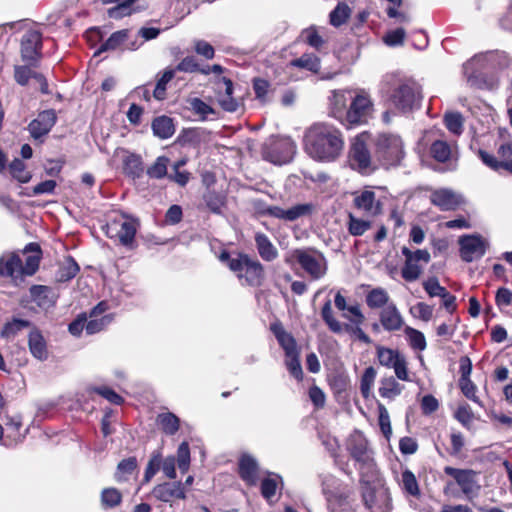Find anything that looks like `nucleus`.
I'll return each instance as SVG.
<instances>
[{"mask_svg": "<svg viewBox=\"0 0 512 512\" xmlns=\"http://www.w3.org/2000/svg\"><path fill=\"white\" fill-rule=\"evenodd\" d=\"M343 149V135L331 124L314 123L305 131L304 150L316 161L333 162L341 156Z\"/></svg>", "mask_w": 512, "mask_h": 512, "instance_id": "f257e3e1", "label": "nucleus"}, {"mask_svg": "<svg viewBox=\"0 0 512 512\" xmlns=\"http://www.w3.org/2000/svg\"><path fill=\"white\" fill-rule=\"evenodd\" d=\"M380 92L386 95L391 104L400 112L408 113L420 107L422 92L413 79L397 73H388L380 83Z\"/></svg>", "mask_w": 512, "mask_h": 512, "instance_id": "f03ea898", "label": "nucleus"}, {"mask_svg": "<svg viewBox=\"0 0 512 512\" xmlns=\"http://www.w3.org/2000/svg\"><path fill=\"white\" fill-rule=\"evenodd\" d=\"M41 249L36 243H29L18 253H7L0 258V275L13 280L23 276H32L39 268Z\"/></svg>", "mask_w": 512, "mask_h": 512, "instance_id": "7ed1b4c3", "label": "nucleus"}, {"mask_svg": "<svg viewBox=\"0 0 512 512\" xmlns=\"http://www.w3.org/2000/svg\"><path fill=\"white\" fill-rule=\"evenodd\" d=\"M360 485L362 501L369 512H391L390 492L378 470L371 473L362 472Z\"/></svg>", "mask_w": 512, "mask_h": 512, "instance_id": "20e7f679", "label": "nucleus"}, {"mask_svg": "<svg viewBox=\"0 0 512 512\" xmlns=\"http://www.w3.org/2000/svg\"><path fill=\"white\" fill-rule=\"evenodd\" d=\"M219 259L236 274L242 285L250 287H259L262 285L265 272L263 265L258 260L241 253L233 258L227 251H223Z\"/></svg>", "mask_w": 512, "mask_h": 512, "instance_id": "39448f33", "label": "nucleus"}, {"mask_svg": "<svg viewBox=\"0 0 512 512\" xmlns=\"http://www.w3.org/2000/svg\"><path fill=\"white\" fill-rule=\"evenodd\" d=\"M405 156L403 141L395 134H379L374 140V157L386 169L400 165Z\"/></svg>", "mask_w": 512, "mask_h": 512, "instance_id": "423d86ee", "label": "nucleus"}, {"mask_svg": "<svg viewBox=\"0 0 512 512\" xmlns=\"http://www.w3.org/2000/svg\"><path fill=\"white\" fill-rule=\"evenodd\" d=\"M288 265L297 262L312 280L321 279L327 273V260L316 250L295 249L285 257Z\"/></svg>", "mask_w": 512, "mask_h": 512, "instance_id": "0eeeda50", "label": "nucleus"}, {"mask_svg": "<svg viewBox=\"0 0 512 512\" xmlns=\"http://www.w3.org/2000/svg\"><path fill=\"white\" fill-rule=\"evenodd\" d=\"M368 139L369 135L366 133L356 136L349 152L350 166L364 175L373 173L378 167V162L375 160V157L372 158L368 149Z\"/></svg>", "mask_w": 512, "mask_h": 512, "instance_id": "6e6552de", "label": "nucleus"}, {"mask_svg": "<svg viewBox=\"0 0 512 512\" xmlns=\"http://www.w3.org/2000/svg\"><path fill=\"white\" fill-rule=\"evenodd\" d=\"M347 449L351 457L359 464L360 476L362 472L377 471L368 441L360 431H354L347 440Z\"/></svg>", "mask_w": 512, "mask_h": 512, "instance_id": "1a4fd4ad", "label": "nucleus"}, {"mask_svg": "<svg viewBox=\"0 0 512 512\" xmlns=\"http://www.w3.org/2000/svg\"><path fill=\"white\" fill-rule=\"evenodd\" d=\"M492 54H478L463 64V73L470 86L479 89H495L498 87L496 78L485 79L479 70L486 68Z\"/></svg>", "mask_w": 512, "mask_h": 512, "instance_id": "9d476101", "label": "nucleus"}, {"mask_svg": "<svg viewBox=\"0 0 512 512\" xmlns=\"http://www.w3.org/2000/svg\"><path fill=\"white\" fill-rule=\"evenodd\" d=\"M401 252L405 257V263L401 269L402 278L408 282L416 281L421 276L424 265L430 262V253L426 249L411 251L407 247H402Z\"/></svg>", "mask_w": 512, "mask_h": 512, "instance_id": "9b49d317", "label": "nucleus"}, {"mask_svg": "<svg viewBox=\"0 0 512 512\" xmlns=\"http://www.w3.org/2000/svg\"><path fill=\"white\" fill-rule=\"evenodd\" d=\"M373 111V102L370 95L361 89L352 99L346 112V123L350 125H359L367 122L368 117Z\"/></svg>", "mask_w": 512, "mask_h": 512, "instance_id": "f8f14e48", "label": "nucleus"}, {"mask_svg": "<svg viewBox=\"0 0 512 512\" xmlns=\"http://www.w3.org/2000/svg\"><path fill=\"white\" fill-rule=\"evenodd\" d=\"M294 153L295 145L289 139H274L262 151L265 160L277 165L288 163Z\"/></svg>", "mask_w": 512, "mask_h": 512, "instance_id": "ddd939ff", "label": "nucleus"}, {"mask_svg": "<svg viewBox=\"0 0 512 512\" xmlns=\"http://www.w3.org/2000/svg\"><path fill=\"white\" fill-rule=\"evenodd\" d=\"M138 223L134 219L126 218L123 221L114 220L107 226V234L113 238H118L119 242L125 246L132 248Z\"/></svg>", "mask_w": 512, "mask_h": 512, "instance_id": "4468645a", "label": "nucleus"}, {"mask_svg": "<svg viewBox=\"0 0 512 512\" xmlns=\"http://www.w3.org/2000/svg\"><path fill=\"white\" fill-rule=\"evenodd\" d=\"M444 472L455 479L457 484L460 486L461 491L468 498H471L478 493L480 486L475 480L476 474L474 471L447 466L444 468Z\"/></svg>", "mask_w": 512, "mask_h": 512, "instance_id": "2eb2a0df", "label": "nucleus"}, {"mask_svg": "<svg viewBox=\"0 0 512 512\" xmlns=\"http://www.w3.org/2000/svg\"><path fill=\"white\" fill-rule=\"evenodd\" d=\"M460 255L463 261L472 262L486 252V244L478 235H466L459 239Z\"/></svg>", "mask_w": 512, "mask_h": 512, "instance_id": "dca6fc26", "label": "nucleus"}, {"mask_svg": "<svg viewBox=\"0 0 512 512\" xmlns=\"http://www.w3.org/2000/svg\"><path fill=\"white\" fill-rule=\"evenodd\" d=\"M151 494L157 500L165 503H172L174 500L186 498L184 485L181 482H164L155 486Z\"/></svg>", "mask_w": 512, "mask_h": 512, "instance_id": "f3484780", "label": "nucleus"}, {"mask_svg": "<svg viewBox=\"0 0 512 512\" xmlns=\"http://www.w3.org/2000/svg\"><path fill=\"white\" fill-rule=\"evenodd\" d=\"M354 206L368 216H377L382 212V203L376 199L375 192L372 190H363L355 193L353 199Z\"/></svg>", "mask_w": 512, "mask_h": 512, "instance_id": "a211bd4d", "label": "nucleus"}, {"mask_svg": "<svg viewBox=\"0 0 512 512\" xmlns=\"http://www.w3.org/2000/svg\"><path fill=\"white\" fill-rule=\"evenodd\" d=\"M42 47V36L39 31H27L21 41V54L25 61H33L40 55Z\"/></svg>", "mask_w": 512, "mask_h": 512, "instance_id": "6ab92c4d", "label": "nucleus"}, {"mask_svg": "<svg viewBox=\"0 0 512 512\" xmlns=\"http://www.w3.org/2000/svg\"><path fill=\"white\" fill-rule=\"evenodd\" d=\"M349 90H335L329 97V115L342 124L346 123L347 103Z\"/></svg>", "mask_w": 512, "mask_h": 512, "instance_id": "aec40b11", "label": "nucleus"}, {"mask_svg": "<svg viewBox=\"0 0 512 512\" xmlns=\"http://www.w3.org/2000/svg\"><path fill=\"white\" fill-rule=\"evenodd\" d=\"M431 203L442 211L455 210L461 204V197L450 189H437L431 193Z\"/></svg>", "mask_w": 512, "mask_h": 512, "instance_id": "412c9836", "label": "nucleus"}, {"mask_svg": "<svg viewBox=\"0 0 512 512\" xmlns=\"http://www.w3.org/2000/svg\"><path fill=\"white\" fill-rule=\"evenodd\" d=\"M56 114L54 110H45L38 114L28 126L30 134L33 138L39 139L46 135L54 126L56 122Z\"/></svg>", "mask_w": 512, "mask_h": 512, "instance_id": "4be33fe9", "label": "nucleus"}, {"mask_svg": "<svg viewBox=\"0 0 512 512\" xmlns=\"http://www.w3.org/2000/svg\"><path fill=\"white\" fill-rule=\"evenodd\" d=\"M379 319L384 330L389 332L398 331L404 325V319L394 302L381 310Z\"/></svg>", "mask_w": 512, "mask_h": 512, "instance_id": "5701e85b", "label": "nucleus"}, {"mask_svg": "<svg viewBox=\"0 0 512 512\" xmlns=\"http://www.w3.org/2000/svg\"><path fill=\"white\" fill-rule=\"evenodd\" d=\"M311 208L312 207L309 204H298V205H295L286 210L282 209L278 206H271V207L267 208L266 212L270 216H273V217H276L279 219H283V220H287V221H294V220L310 213Z\"/></svg>", "mask_w": 512, "mask_h": 512, "instance_id": "b1692460", "label": "nucleus"}, {"mask_svg": "<svg viewBox=\"0 0 512 512\" xmlns=\"http://www.w3.org/2000/svg\"><path fill=\"white\" fill-rule=\"evenodd\" d=\"M259 467L257 461L250 455H242L239 460V475L248 485H256Z\"/></svg>", "mask_w": 512, "mask_h": 512, "instance_id": "393cba45", "label": "nucleus"}, {"mask_svg": "<svg viewBox=\"0 0 512 512\" xmlns=\"http://www.w3.org/2000/svg\"><path fill=\"white\" fill-rule=\"evenodd\" d=\"M28 346L33 357L40 361L47 360L49 354L47 343L39 330L33 329L30 331L28 336Z\"/></svg>", "mask_w": 512, "mask_h": 512, "instance_id": "a878e982", "label": "nucleus"}, {"mask_svg": "<svg viewBox=\"0 0 512 512\" xmlns=\"http://www.w3.org/2000/svg\"><path fill=\"white\" fill-rule=\"evenodd\" d=\"M255 244L260 257L267 262H271L278 257V250L264 233L255 234Z\"/></svg>", "mask_w": 512, "mask_h": 512, "instance_id": "bb28decb", "label": "nucleus"}, {"mask_svg": "<svg viewBox=\"0 0 512 512\" xmlns=\"http://www.w3.org/2000/svg\"><path fill=\"white\" fill-rule=\"evenodd\" d=\"M271 331L275 335L280 346L284 349L286 355H294V352L298 351L294 337L285 331L280 323L272 324Z\"/></svg>", "mask_w": 512, "mask_h": 512, "instance_id": "cd10ccee", "label": "nucleus"}, {"mask_svg": "<svg viewBox=\"0 0 512 512\" xmlns=\"http://www.w3.org/2000/svg\"><path fill=\"white\" fill-rule=\"evenodd\" d=\"M287 68H300L317 74L320 71L321 63L318 56L313 53H304L299 58L291 60Z\"/></svg>", "mask_w": 512, "mask_h": 512, "instance_id": "c85d7f7f", "label": "nucleus"}, {"mask_svg": "<svg viewBox=\"0 0 512 512\" xmlns=\"http://www.w3.org/2000/svg\"><path fill=\"white\" fill-rule=\"evenodd\" d=\"M30 295L32 300L40 308H49L55 304V296L51 288L43 285H33L30 288Z\"/></svg>", "mask_w": 512, "mask_h": 512, "instance_id": "c756f323", "label": "nucleus"}, {"mask_svg": "<svg viewBox=\"0 0 512 512\" xmlns=\"http://www.w3.org/2000/svg\"><path fill=\"white\" fill-rule=\"evenodd\" d=\"M5 426L7 431L6 439L9 441V445L17 444L24 439L25 434L20 431L22 419L19 415L7 416Z\"/></svg>", "mask_w": 512, "mask_h": 512, "instance_id": "7c9ffc66", "label": "nucleus"}, {"mask_svg": "<svg viewBox=\"0 0 512 512\" xmlns=\"http://www.w3.org/2000/svg\"><path fill=\"white\" fill-rule=\"evenodd\" d=\"M152 130L155 136L168 139L175 133L173 119L168 116H159L152 121Z\"/></svg>", "mask_w": 512, "mask_h": 512, "instance_id": "2f4dec72", "label": "nucleus"}, {"mask_svg": "<svg viewBox=\"0 0 512 512\" xmlns=\"http://www.w3.org/2000/svg\"><path fill=\"white\" fill-rule=\"evenodd\" d=\"M129 33L130 31L128 29H123L112 33L111 36L100 45V47L95 52V55L118 49L126 42L129 37Z\"/></svg>", "mask_w": 512, "mask_h": 512, "instance_id": "473e14b6", "label": "nucleus"}, {"mask_svg": "<svg viewBox=\"0 0 512 512\" xmlns=\"http://www.w3.org/2000/svg\"><path fill=\"white\" fill-rule=\"evenodd\" d=\"M366 303L368 307L371 309H383L392 302L390 301V296L388 292L385 289L378 287L372 289L367 293Z\"/></svg>", "mask_w": 512, "mask_h": 512, "instance_id": "72a5a7b5", "label": "nucleus"}, {"mask_svg": "<svg viewBox=\"0 0 512 512\" xmlns=\"http://www.w3.org/2000/svg\"><path fill=\"white\" fill-rule=\"evenodd\" d=\"M156 422L167 435H174L179 430L180 419L171 412L160 413Z\"/></svg>", "mask_w": 512, "mask_h": 512, "instance_id": "f704fd0d", "label": "nucleus"}, {"mask_svg": "<svg viewBox=\"0 0 512 512\" xmlns=\"http://www.w3.org/2000/svg\"><path fill=\"white\" fill-rule=\"evenodd\" d=\"M202 199L205 207L215 214H220L225 206V197L213 190H207Z\"/></svg>", "mask_w": 512, "mask_h": 512, "instance_id": "c9c22d12", "label": "nucleus"}, {"mask_svg": "<svg viewBox=\"0 0 512 512\" xmlns=\"http://www.w3.org/2000/svg\"><path fill=\"white\" fill-rule=\"evenodd\" d=\"M402 390L403 386L394 377L383 378L380 382L379 394L383 398L393 399L400 395Z\"/></svg>", "mask_w": 512, "mask_h": 512, "instance_id": "e433bc0d", "label": "nucleus"}, {"mask_svg": "<svg viewBox=\"0 0 512 512\" xmlns=\"http://www.w3.org/2000/svg\"><path fill=\"white\" fill-rule=\"evenodd\" d=\"M351 8L345 2H339L329 14V22L334 27H340L351 15Z\"/></svg>", "mask_w": 512, "mask_h": 512, "instance_id": "4c0bfd02", "label": "nucleus"}, {"mask_svg": "<svg viewBox=\"0 0 512 512\" xmlns=\"http://www.w3.org/2000/svg\"><path fill=\"white\" fill-rule=\"evenodd\" d=\"M430 154L436 161L444 163L451 159L452 148L446 141L437 140L431 144Z\"/></svg>", "mask_w": 512, "mask_h": 512, "instance_id": "58836bf2", "label": "nucleus"}, {"mask_svg": "<svg viewBox=\"0 0 512 512\" xmlns=\"http://www.w3.org/2000/svg\"><path fill=\"white\" fill-rule=\"evenodd\" d=\"M137 0H102L103 4L117 3V6L108 10L111 18H122L131 14V5Z\"/></svg>", "mask_w": 512, "mask_h": 512, "instance_id": "ea45409f", "label": "nucleus"}, {"mask_svg": "<svg viewBox=\"0 0 512 512\" xmlns=\"http://www.w3.org/2000/svg\"><path fill=\"white\" fill-rule=\"evenodd\" d=\"M321 316H322L323 321L326 323L328 328L333 333L339 334V333H341L344 330V326H343L344 324L339 322L333 316L332 305H331V301L330 300H327L324 303V305L322 307V310H321Z\"/></svg>", "mask_w": 512, "mask_h": 512, "instance_id": "a19ab883", "label": "nucleus"}, {"mask_svg": "<svg viewBox=\"0 0 512 512\" xmlns=\"http://www.w3.org/2000/svg\"><path fill=\"white\" fill-rule=\"evenodd\" d=\"M402 354H400L397 350L386 348L383 346L377 347V358L379 363L382 366L387 368H392L395 363L401 358Z\"/></svg>", "mask_w": 512, "mask_h": 512, "instance_id": "79ce46f5", "label": "nucleus"}, {"mask_svg": "<svg viewBox=\"0 0 512 512\" xmlns=\"http://www.w3.org/2000/svg\"><path fill=\"white\" fill-rule=\"evenodd\" d=\"M176 69L174 68H166L161 77L157 80L155 89L153 91V96L157 100H163L166 96V86L175 76Z\"/></svg>", "mask_w": 512, "mask_h": 512, "instance_id": "37998d69", "label": "nucleus"}, {"mask_svg": "<svg viewBox=\"0 0 512 512\" xmlns=\"http://www.w3.org/2000/svg\"><path fill=\"white\" fill-rule=\"evenodd\" d=\"M444 124L446 128L455 135H461L463 132L464 119L459 112H448L444 115Z\"/></svg>", "mask_w": 512, "mask_h": 512, "instance_id": "c03bdc74", "label": "nucleus"}, {"mask_svg": "<svg viewBox=\"0 0 512 512\" xmlns=\"http://www.w3.org/2000/svg\"><path fill=\"white\" fill-rule=\"evenodd\" d=\"M402 487L411 496L420 495V489L414 473L408 469L404 470L401 475Z\"/></svg>", "mask_w": 512, "mask_h": 512, "instance_id": "a18cd8bd", "label": "nucleus"}, {"mask_svg": "<svg viewBox=\"0 0 512 512\" xmlns=\"http://www.w3.org/2000/svg\"><path fill=\"white\" fill-rule=\"evenodd\" d=\"M169 159L165 156H159L155 162L147 169V175L150 178L162 179L167 176V166Z\"/></svg>", "mask_w": 512, "mask_h": 512, "instance_id": "49530a36", "label": "nucleus"}, {"mask_svg": "<svg viewBox=\"0 0 512 512\" xmlns=\"http://www.w3.org/2000/svg\"><path fill=\"white\" fill-rule=\"evenodd\" d=\"M136 468L137 459L135 457H129L127 459L122 460L117 466L115 479L118 482L126 480V476L131 475Z\"/></svg>", "mask_w": 512, "mask_h": 512, "instance_id": "de8ad7c7", "label": "nucleus"}, {"mask_svg": "<svg viewBox=\"0 0 512 512\" xmlns=\"http://www.w3.org/2000/svg\"><path fill=\"white\" fill-rule=\"evenodd\" d=\"M11 175L21 183H27L31 179V174L26 170V166L20 159H14L10 166Z\"/></svg>", "mask_w": 512, "mask_h": 512, "instance_id": "09e8293b", "label": "nucleus"}, {"mask_svg": "<svg viewBox=\"0 0 512 512\" xmlns=\"http://www.w3.org/2000/svg\"><path fill=\"white\" fill-rule=\"evenodd\" d=\"M405 334L408 338L410 346L419 351H423L426 348V340L425 336L419 330H416L412 327L405 328Z\"/></svg>", "mask_w": 512, "mask_h": 512, "instance_id": "8fccbe9b", "label": "nucleus"}, {"mask_svg": "<svg viewBox=\"0 0 512 512\" xmlns=\"http://www.w3.org/2000/svg\"><path fill=\"white\" fill-rule=\"evenodd\" d=\"M371 227V222L349 214L348 231L353 236L363 235Z\"/></svg>", "mask_w": 512, "mask_h": 512, "instance_id": "3c124183", "label": "nucleus"}, {"mask_svg": "<svg viewBox=\"0 0 512 512\" xmlns=\"http://www.w3.org/2000/svg\"><path fill=\"white\" fill-rule=\"evenodd\" d=\"M300 38L315 49H319L324 43L315 26L304 29L300 34Z\"/></svg>", "mask_w": 512, "mask_h": 512, "instance_id": "603ef678", "label": "nucleus"}, {"mask_svg": "<svg viewBox=\"0 0 512 512\" xmlns=\"http://www.w3.org/2000/svg\"><path fill=\"white\" fill-rule=\"evenodd\" d=\"M124 170L128 175L134 178L140 177L141 174L143 173V165L141 158L136 155H131L127 157V159L125 160Z\"/></svg>", "mask_w": 512, "mask_h": 512, "instance_id": "864d4df0", "label": "nucleus"}, {"mask_svg": "<svg viewBox=\"0 0 512 512\" xmlns=\"http://www.w3.org/2000/svg\"><path fill=\"white\" fill-rule=\"evenodd\" d=\"M376 378V371L373 367L365 369L360 384V390L364 398H368Z\"/></svg>", "mask_w": 512, "mask_h": 512, "instance_id": "5fc2aeb1", "label": "nucleus"}, {"mask_svg": "<svg viewBox=\"0 0 512 512\" xmlns=\"http://www.w3.org/2000/svg\"><path fill=\"white\" fill-rule=\"evenodd\" d=\"M80 268L77 262L68 257L64 263V265L60 268L59 277L61 281H68L74 278L79 272Z\"/></svg>", "mask_w": 512, "mask_h": 512, "instance_id": "6e6d98bb", "label": "nucleus"}, {"mask_svg": "<svg viewBox=\"0 0 512 512\" xmlns=\"http://www.w3.org/2000/svg\"><path fill=\"white\" fill-rule=\"evenodd\" d=\"M122 495L115 488H106L101 493V502L105 507H115L121 503Z\"/></svg>", "mask_w": 512, "mask_h": 512, "instance_id": "4d7b16f0", "label": "nucleus"}, {"mask_svg": "<svg viewBox=\"0 0 512 512\" xmlns=\"http://www.w3.org/2000/svg\"><path fill=\"white\" fill-rule=\"evenodd\" d=\"M478 156L481 159V161L490 169L500 172L503 170V166H509L512 168V165L507 163H501L493 154H490L489 152L480 149L478 151Z\"/></svg>", "mask_w": 512, "mask_h": 512, "instance_id": "13d9d810", "label": "nucleus"}, {"mask_svg": "<svg viewBox=\"0 0 512 512\" xmlns=\"http://www.w3.org/2000/svg\"><path fill=\"white\" fill-rule=\"evenodd\" d=\"M30 322L23 319H13L11 322H8L3 327L1 332L2 337L9 338L11 336H15L19 331L28 327Z\"/></svg>", "mask_w": 512, "mask_h": 512, "instance_id": "bf43d9fd", "label": "nucleus"}, {"mask_svg": "<svg viewBox=\"0 0 512 512\" xmlns=\"http://www.w3.org/2000/svg\"><path fill=\"white\" fill-rule=\"evenodd\" d=\"M433 311V306L424 302H418L410 309V312L414 317L425 322H428L432 319Z\"/></svg>", "mask_w": 512, "mask_h": 512, "instance_id": "052dcab7", "label": "nucleus"}, {"mask_svg": "<svg viewBox=\"0 0 512 512\" xmlns=\"http://www.w3.org/2000/svg\"><path fill=\"white\" fill-rule=\"evenodd\" d=\"M177 463L182 473L188 471L190 466V449L187 442H182L178 447Z\"/></svg>", "mask_w": 512, "mask_h": 512, "instance_id": "680f3d73", "label": "nucleus"}, {"mask_svg": "<svg viewBox=\"0 0 512 512\" xmlns=\"http://www.w3.org/2000/svg\"><path fill=\"white\" fill-rule=\"evenodd\" d=\"M423 288L430 297H442L447 289L440 285L436 277H430L423 282Z\"/></svg>", "mask_w": 512, "mask_h": 512, "instance_id": "e2e57ef3", "label": "nucleus"}, {"mask_svg": "<svg viewBox=\"0 0 512 512\" xmlns=\"http://www.w3.org/2000/svg\"><path fill=\"white\" fill-rule=\"evenodd\" d=\"M94 318L95 319H91L89 321L86 320L85 323V331L89 335L100 332L112 321L110 316H103L100 319H97L96 317Z\"/></svg>", "mask_w": 512, "mask_h": 512, "instance_id": "0e129e2a", "label": "nucleus"}, {"mask_svg": "<svg viewBox=\"0 0 512 512\" xmlns=\"http://www.w3.org/2000/svg\"><path fill=\"white\" fill-rule=\"evenodd\" d=\"M286 366L293 377L300 380L303 376L302 367L299 361V353L294 352V355H286Z\"/></svg>", "mask_w": 512, "mask_h": 512, "instance_id": "69168bd1", "label": "nucleus"}, {"mask_svg": "<svg viewBox=\"0 0 512 512\" xmlns=\"http://www.w3.org/2000/svg\"><path fill=\"white\" fill-rule=\"evenodd\" d=\"M459 387L466 398L475 403H480L479 398L476 395L477 387L471 379H459Z\"/></svg>", "mask_w": 512, "mask_h": 512, "instance_id": "338daca9", "label": "nucleus"}, {"mask_svg": "<svg viewBox=\"0 0 512 512\" xmlns=\"http://www.w3.org/2000/svg\"><path fill=\"white\" fill-rule=\"evenodd\" d=\"M174 69L179 72L193 73L200 70V65L194 56H187L183 58Z\"/></svg>", "mask_w": 512, "mask_h": 512, "instance_id": "774afa93", "label": "nucleus"}]
</instances>
